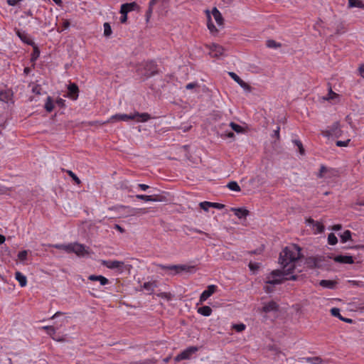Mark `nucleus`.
Masks as SVG:
<instances>
[{"label":"nucleus","instance_id":"obj_1","mask_svg":"<svg viewBox=\"0 0 364 364\" xmlns=\"http://www.w3.org/2000/svg\"><path fill=\"white\" fill-rule=\"evenodd\" d=\"M301 248L296 245H291L286 247L279 255V262L282 270H274L267 277L266 283L272 285L281 284L283 281L282 277L286 280H296L298 275L294 274L296 264L300 259Z\"/></svg>","mask_w":364,"mask_h":364},{"label":"nucleus","instance_id":"obj_2","mask_svg":"<svg viewBox=\"0 0 364 364\" xmlns=\"http://www.w3.org/2000/svg\"><path fill=\"white\" fill-rule=\"evenodd\" d=\"M151 118L148 113L135 112L134 114H117L112 116L105 123H112L116 121H129L134 119L136 122H145Z\"/></svg>","mask_w":364,"mask_h":364},{"label":"nucleus","instance_id":"obj_3","mask_svg":"<svg viewBox=\"0 0 364 364\" xmlns=\"http://www.w3.org/2000/svg\"><path fill=\"white\" fill-rule=\"evenodd\" d=\"M158 267L161 269L171 271V274H176L181 272H193L194 267L188 266L186 264L181 265H169L166 266L163 264H158Z\"/></svg>","mask_w":364,"mask_h":364},{"label":"nucleus","instance_id":"obj_4","mask_svg":"<svg viewBox=\"0 0 364 364\" xmlns=\"http://www.w3.org/2000/svg\"><path fill=\"white\" fill-rule=\"evenodd\" d=\"M323 136L326 137L338 138L342 135V131L340 128V124L338 122H334L329 128L323 132Z\"/></svg>","mask_w":364,"mask_h":364},{"label":"nucleus","instance_id":"obj_5","mask_svg":"<svg viewBox=\"0 0 364 364\" xmlns=\"http://www.w3.org/2000/svg\"><path fill=\"white\" fill-rule=\"evenodd\" d=\"M198 350L196 346H191L183 350L181 353L176 355L174 358L175 361L179 362L183 360H188L191 356Z\"/></svg>","mask_w":364,"mask_h":364},{"label":"nucleus","instance_id":"obj_6","mask_svg":"<svg viewBox=\"0 0 364 364\" xmlns=\"http://www.w3.org/2000/svg\"><path fill=\"white\" fill-rule=\"evenodd\" d=\"M72 252L80 257H83L89 254L88 247L77 242L71 243V253Z\"/></svg>","mask_w":364,"mask_h":364},{"label":"nucleus","instance_id":"obj_7","mask_svg":"<svg viewBox=\"0 0 364 364\" xmlns=\"http://www.w3.org/2000/svg\"><path fill=\"white\" fill-rule=\"evenodd\" d=\"M102 264L108 269H118L120 272H122L124 268V263L122 261L104 260Z\"/></svg>","mask_w":364,"mask_h":364},{"label":"nucleus","instance_id":"obj_8","mask_svg":"<svg viewBox=\"0 0 364 364\" xmlns=\"http://www.w3.org/2000/svg\"><path fill=\"white\" fill-rule=\"evenodd\" d=\"M144 69V75L146 77H151L158 73L157 65L154 61H149L145 63Z\"/></svg>","mask_w":364,"mask_h":364},{"label":"nucleus","instance_id":"obj_9","mask_svg":"<svg viewBox=\"0 0 364 364\" xmlns=\"http://www.w3.org/2000/svg\"><path fill=\"white\" fill-rule=\"evenodd\" d=\"M209 54L213 58H219L224 53V48L218 44H212L209 46Z\"/></svg>","mask_w":364,"mask_h":364},{"label":"nucleus","instance_id":"obj_10","mask_svg":"<svg viewBox=\"0 0 364 364\" xmlns=\"http://www.w3.org/2000/svg\"><path fill=\"white\" fill-rule=\"evenodd\" d=\"M217 287L215 285H209L205 291L200 294V303H203L206 301L216 290Z\"/></svg>","mask_w":364,"mask_h":364},{"label":"nucleus","instance_id":"obj_11","mask_svg":"<svg viewBox=\"0 0 364 364\" xmlns=\"http://www.w3.org/2000/svg\"><path fill=\"white\" fill-rule=\"evenodd\" d=\"M79 89L76 84L71 83L68 87L67 97L75 100L78 97Z\"/></svg>","mask_w":364,"mask_h":364},{"label":"nucleus","instance_id":"obj_12","mask_svg":"<svg viewBox=\"0 0 364 364\" xmlns=\"http://www.w3.org/2000/svg\"><path fill=\"white\" fill-rule=\"evenodd\" d=\"M139 6L135 2L127 3L124 4L121 6L120 13L121 14H128L132 11L138 10Z\"/></svg>","mask_w":364,"mask_h":364},{"label":"nucleus","instance_id":"obj_13","mask_svg":"<svg viewBox=\"0 0 364 364\" xmlns=\"http://www.w3.org/2000/svg\"><path fill=\"white\" fill-rule=\"evenodd\" d=\"M279 310V305L274 301L264 303L262 311L265 313L274 312Z\"/></svg>","mask_w":364,"mask_h":364},{"label":"nucleus","instance_id":"obj_14","mask_svg":"<svg viewBox=\"0 0 364 364\" xmlns=\"http://www.w3.org/2000/svg\"><path fill=\"white\" fill-rule=\"evenodd\" d=\"M212 15H213L215 22L217 23V24L219 26H222L224 23V19L223 18L221 13L219 11V10L216 7H214L213 9Z\"/></svg>","mask_w":364,"mask_h":364},{"label":"nucleus","instance_id":"obj_15","mask_svg":"<svg viewBox=\"0 0 364 364\" xmlns=\"http://www.w3.org/2000/svg\"><path fill=\"white\" fill-rule=\"evenodd\" d=\"M333 259L336 262L343 264H353L354 262L353 257L348 255H338Z\"/></svg>","mask_w":364,"mask_h":364},{"label":"nucleus","instance_id":"obj_16","mask_svg":"<svg viewBox=\"0 0 364 364\" xmlns=\"http://www.w3.org/2000/svg\"><path fill=\"white\" fill-rule=\"evenodd\" d=\"M231 211L234 212L235 215L240 219L245 218L249 215V211L245 208H232Z\"/></svg>","mask_w":364,"mask_h":364},{"label":"nucleus","instance_id":"obj_17","mask_svg":"<svg viewBox=\"0 0 364 364\" xmlns=\"http://www.w3.org/2000/svg\"><path fill=\"white\" fill-rule=\"evenodd\" d=\"M88 279L90 281H97L102 286L106 285L109 283V280L102 275L92 274L88 277Z\"/></svg>","mask_w":364,"mask_h":364},{"label":"nucleus","instance_id":"obj_18","mask_svg":"<svg viewBox=\"0 0 364 364\" xmlns=\"http://www.w3.org/2000/svg\"><path fill=\"white\" fill-rule=\"evenodd\" d=\"M15 278L18 282V283L21 287H23L26 285V284H27L26 277L25 275H23L21 272H16L15 273Z\"/></svg>","mask_w":364,"mask_h":364},{"label":"nucleus","instance_id":"obj_19","mask_svg":"<svg viewBox=\"0 0 364 364\" xmlns=\"http://www.w3.org/2000/svg\"><path fill=\"white\" fill-rule=\"evenodd\" d=\"M319 284L324 288L333 289L336 287V282L333 280L323 279L320 281Z\"/></svg>","mask_w":364,"mask_h":364},{"label":"nucleus","instance_id":"obj_20","mask_svg":"<svg viewBox=\"0 0 364 364\" xmlns=\"http://www.w3.org/2000/svg\"><path fill=\"white\" fill-rule=\"evenodd\" d=\"M321 259L320 257H312L307 259V264L311 267H319Z\"/></svg>","mask_w":364,"mask_h":364},{"label":"nucleus","instance_id":"obj_21","mask_svg":"<svg viewBox=\"0 0 364 364\" xmlns=\"http://www.w3.org/2000/svg\"><path fill=\"white\" fill-rule=\"evenodd\" d=\"M302 361H306L310 364H321L323 360L320 357L303 358Z\"/></svg>","mask_w":364,"mask_h":364},{"label":"nucleus","instance_id":"obj_22","mask_svg":"<svg viewBox=\"0 0 364 364\" xmlns=\"http://www.w3.org/2000/svg\"><path fill=\"white\" fill-rule=\"evenodd\" d=\"M198 312L205 316H209L212 314V309L208 306H203L198 308Z\"/></svg>","mask_w":364,"mask_h":364},{"label":"nucleus","instance_id":"obj_23","mask_svg":"<svg viewBox=\"0 0 364 364\" xmlns=\"http://www.w3.org/2000/svg\"><path fill=\"white\" fill-rule=\"evenodd\" d=\"M43 330L47 331V333L52 337L53 340H56L58 341H61L63 339H56L53 336L55 333V328L52 326H45L41 328Z\"/></svg>","mask_w":364,"mask_h":364},{"label":"nucleus","instance_id":"obj_24","mask_svg":"<svg viewBox=\"0 0 364 364\" xmlns=\"http://www.w3.org/2000/svg\"><path fill=\"white\" fill-rule=\"evenodd\" d=\"M53 247L59 250H63L68 253H71V243L70 244H55L52 245Z\"/></svg>","mask_w":364,"mask_h":364},{"label":"nucleus","instance_id":"obj_25","mask_svg":"<svg viewBox=\"0 0 364 364\" xmlns=\"http://www.w3.org/2000/svg\"><path fill=\"white\" fill-rule=\"evenodd\" d=\"M155 287H156L155 282H145L143 285L144 289L149 291V294H151L154 291Z\"/></svg>","mask_w":364,"mask_h":364},{"label":"nucleus","instance_id":"obj_26","mask_svg":"<svg viewBox=\"0 0 364 364\" xmlns=\"http://www.w3.org/2000/svg\"><path fill=\"white\" fill-rule=\"evenodd\" d=\"M206 12H207V16H208V23H207L208 28L211 33H216L218 31V30L211 21L210 15L208 11H207Z\"/></svg>","mask_w":364,"mask_h":364},{"label":"nucleus","instance_id":"obj_27","mask_svg":"<svg viewBox=\"0 0 364 364\" xmlns=\"http://www.w3.org/2000/svg\"><path fill=\"white\" fill-rule=\"evenodd\" d=\"M338 97H339V95L337 93L334 92L332 90L331 87H330L328 95L325 97H323V99L325 100L330 101V100H335L338 99Z\"/></svg>","mask_w":364,"mask_h":364},{"label":"nucleus","instance_id":"obj_28","mask_svg":"<svg viewBox=\"0 0 364 364\" xmlns=\"http://www.w3.org/2000/svg\"><path fill=\"white\" fill-rule=\"evenodd\" d=\"M53 108L54 105L52 98L48 96L45 104V109L48 112H51L53 110Z\"/></svg>","mask_w":364,"mask_h":364},{"label":"nucleus","instance_id":"obj_29","mask_svg":"<svg viewBox=\"0 0 364 364\" xmlns=\"http://www.w3.org/2000/svg\"><path fill=\"white\" fill-rule=\"evenodd\" d=\"M348 7L364 8V4L358 0H348Z\"/></svg>","mask_w":364,"mask_h":364},{"label":"nucleus","instance_id":"obj_30","mask_svg":"<svg viewBox=\"0 0 364 364\" xmlns=\"http://www.w3.org/2000/svg\"><path fill=\"white\" fill-rule=\"evenodd\" d=\"M227 187L233 191H240V187L236 181H230L228 183Z\"/></svg>","mask_w":364,"mask_h":364},{"label":"nucleus","instance_id":"obj_31","mask_svg":"<svg viewBox=\"0 0 364 364\" xmlns=\"http://www.w3.org/2000/svg\"><path fill=\"white\" fill-rule=\"evenodd\" d=\"M11 94L9 91L0 92V100L3 102H8L10 99Z\"/></svg>","mask_w":364,"mask_h":364},{"label":"nucleus","instance_id":"obj_32","mask_svg":"<svg viewBox=\"0 0 364 364\" xmlns=\"http://www.w3.org/2000/svg\"><path fill=\"white\" fill-rule=\"evenodd\" d=\"M104 27V36L109 37L112 35V28L109 23L106 22L103 25Z\"/></svg>","mask_w":364,"mask_h":364},{"label":"nucleus","instance_id":"obj_33","mask_svg":"<svg viewBox=\"0 0 364 364\" xmlns=\"http://www.w3.org/2000/svg\"><path fill=\"white\" fill-rule=\"evenodd\" d=\"M351 238V232L350 230H346L341 235V240L342 242H346L348 240H350Z\"/></svg>","mask_w":364,"mask_h":364},{"label":"nucleus","instance_id":"obj_34","mask_svg":"<svg viewBox=\"0 0 364 364\" xmlns=\"http://www.w3.org/2000/svg\"><path fill=\"white\" fill-rule=\"evenodd\" d=\"M230 127L237 133H242L244 132V129L239 124L235 123V122H230Z\"/></svg>","mask_w":364,"mask_h":364},{"label":"nucleus","instance_id":"obj_35","mask_svg":"<svg viewBox=\"0 0 364 364\" xmlns=\"http://www.w3.org/2000/svg\"><path fill=\"white\" fill-rule=\"evenodd\" d=\"M267 46L270 48H277L281 46V44L274 40H268L267 41Z\"/></svg>","mask_w":364,"mask_h":364},{"label":"nucleus","instance_id":"obj_36","mask_svg":"<svg viewBox=\"0 0 364 364\" xmlns=\"http://www.w3.org/2000/svg\"><path fill=\"white\" fill-rule=\"evenodd\" d=\"M338 240L333 233H330L328 236V242L331 245H334L337 243Z\"/></svg>","mask_w":364,"mask_h":364},{"label":"nucleus","instance_id":"obj_37","mask_svg":"<svg viewBox=\"0 0 364 364\" xmlns=\"http://www.w3.org/2000/svg\"><path fill=\"white\" fill-rule=\"evenodd\" d=\"M293 143L298 147L299 153L301 155H304L305 151H304V149L303 147V145H302V143L301 142V141H299L298 139H294V140H293Z\"/></svg>","mask_w":364,"mask_h":364},{"label":"nucleus","instance_id":"obj_38","mask_svg":"<svg viewBox=\"0 0 364 364\" xmlns=\"http://www.w3.org/2000/svg\"><path fill=\"white\" fill-rule=\"evenodd\" d=\"M199 206L205 211H208L209 208H212V202L204 201L199 203Z\"/></svg>","mask_w":364,"mask_h":364},{"label":"nucleus","instance_id":"obj_39","mask_svg":"<svg viewBox=\"0 0 364 364\" xmlns=\"http://www.w3.org/2000/svg\"><path fill=\"white\" fill-rule=\"evenodd\" d=\"M66 172L77 185L81 183L80 178L72 171L68 170Z\"/></svg>","mask_w":364,"mask_h":364},{"label":"nucleus","instance_id":"obj_40","mask_svg":"<svg viewBox=\"0 0 364 364\" xmlns=\"http://www.w3.org/2000/svg\"><path fill=\"white\" fill-rule=\"evenodd\" d=\"M166 200V198L163 196L159 195H154L151 196V201L154 202H163Z\"/></svg>","mask_w":364,"mask_h":364},{"label":"nucleus","instance_id":"obj_41","mask_svg":"<svg viewBox=\"0 0 364 364\" xmlns=\"http://www.w3.org/2000/svg\"><path fill=\"white\" fill-rule=\"evenodd\" d=\"M348 282L353 287H364V282L361 281L348 280Z\"/></svg>","mask_w":364,"mask_h":364},{"label":"nucleus","instance_id":"obj_42","mask_svg":"<svg viewBox=\"0 0 364 364\" xmlns=\"http://www.w3.org/2000/svg\"><path fill=\"white\" fill-rule=\"evenodd\" d=\"M28 255L27 250H23L18 252V257L21 261H24L26 259Z\"/></svg>","mask_w":364,"mask_h":364},{"label":"nucleus","instance_id":"obj_43","mask_svg":"<svg viewBox=\"0 0 364 364\" xmlns=\"http://www.w3.org/2000/svg\"><path fill=\"white\" fill-rule=\"evenodd\" d=\"M314 228L316 229V231L317 232H322L324 230V227L323 225L320 223L319 222H317L316 221V224H314V225H312Z\"/></svg>","mask_w":364,"mask_h":364},{"label":"nucleus","instance_id":"obj_44","mask_svg":"<svg viewBox=\"0 0 364 364\" xmlns=\"http://www.w3.org/2000/svg\"><path fill=\"white\" fill-rule=\"evenodd\" d=\"M233 328L237 332H241L245 329V325L243 323L235 324Z\"/></svg>","mask_w":364,"mask_h":364},{"label":"nucleus","instance_id":"obj_45","mask_svg":"<svg viewBox=\"0 0 364 364\" xmlns=\"http://www.w3.org/2000/svg\"><path fill=\"white\" fill-rule=\"evenodd\" d=\"M237 84L240 85V87H242L245 90L250 91V86L242 79L237 82Z\"/></svg>","mask_w":364,"mask_h":364},{"label":"nucleus","instance_id":"obj_46","mask_svg":"<svg viewBox=\"0 0 364 364\" xmlns=\"http://www.w3.org/2000/svg\"><path fill=\"white\" fill-rule=\"evenodd\" d=\"M331 313L333 316L338 317L340 318V317H342V316L340 314V309L338 308H332L331 309Z\"/></svg>","mask_w":364,"mask_h":364},{"label":"nucleus","instance_id":"obj_47","mask_svg":"<svg viewBox=\"0 0 364 364\" xmlns=\"http://www.w3.org/2000/svg\"><path fill=\"white\" fill-rule=\"evenodd\" d=\"M328 171L327 168L322 165L320 167L319 173H318L317 176L318 178H323L324 176V173Z\"/></svg>","mask_w":364,"mask_h":364},{"label":"nucleus","instance_id":"obj_48","mask_svg":"<svg viewBox=\"0 0 364 364\" xmlns=\"http://www.w3.org/2000/svg\"><path fill=\"white\" fill-rule=\"evenodd\" d=\"M136 198L145 201H151V196L146 195H136Z\"/></svg>","mask_w":364,"mask_h":364},{"label":"nucleus","instance_id":"obj_49","mask_svg":"<svg viewBox=\"0 0 364 364\" xmlns=\"http://www.w3.org/2000/svg\"><path fill=\"white\" fill-rule=\"evenodd\" d=\"M350 141V139H347L346 141H337L336 142V144L337 146H341H341H347L348 144H349Z\"/></svg>","mask_w":364,"mask_h":364},{"label":"nucleus","instance_id":"obj_50","mask_svg":"<svg viewBox=\"0 0 364 364\" xmlns=\"http://www.w3.org/2000/svg\"><path fill=\"white\" fill-rule=\"evenodd\" d=\"M39 55H40L39 50L37 48H34L31 60H36L38 58Z\"/></svg>","mask_w":364,"mask_h":364},{"label":"nucleus","instance_id":"obj_51","mask_svg":"<svg viewBox=\"0 0 364 364\" xmlns=\"http://www.w3.org/2000/svg\"><path fill=\"white\" fill-rule=\"evenodd\" d=\"M41 91V87L39 85H35L32 87V92L36 95H40Z\"/></svg>","mask_w":364,"mask_h":364},{"label":"nucleus","instance_id":"obj_52","mask_svg":"<svg viewBox=\"0 0 364 364\" xmlns=\"http://www.w3.org/2000/svg\"><path fill=\"white\" fill-rule=\"evenodd\" d=\"M228 75L233 79L237 83L241 80V78L235 73L229 72Z\"/></svg>","mask_w":364,"mask_h":364},{"label":"nucleus","instance_id":"obj_53","mask_svg":"<svg viewBox=\"0 0 364 364\" xmlns=\"http://www.w3.org/2000/svg\"><path fill=\"white\" fill-rule=\"evenodd\" d=\"M345 32V28L343 23H340L336 28V33L341 34Z\"/></svg>","mask_w":364,"mask_h":364},{"label":"nucleus","instance_id":"obj_54","mask_svg":"<svg viewBox=\"0 0 364 364\" xmlns=\"http://www.w3.org/2000/svg\"><path fill=\"white\" fill-rule=\"evenodd\" d=\"M225 207V205L218 203H212V208H215L217 209H223Z\"/></svg>","mask_w":364,"mask_h":364},{"label":"nucleus","instance_id":"obj_55","mask_svg":"<svg viewBox=\"0 0 364 364\" xmlns=\"http://www.w3.org/2000/svg\"><path fill=\"white\" fill-rule=\"evenodd\" d=\"M22 1V0H7L6 2L9 6H15L19 2Z\"/></svg>","mask_w":364,"mask_h":364},{"label":"nucleus","instance_id":"obj_56","mask_svg":"<svg viewBox=\"0 0 364 364\" xmlns=\"http://www.w3.org/2000/svg\"><path fill=\"white\" fill-rule=\"evenodd\" d=\"M159 296L163 298H166L167 300L171 299V294L169 293L163 292L159 294Z\"/></svg>","mask_w":364,"mask_h":364},{"label":"nucleus","instance_id":"obj_57","mask_svg":"<svg viewBox=\"0 0 364 364\" xmlns=\"http://www.w3.org/2000/svg\"><path fill=\"white\" fill-rule=\"evenodd\" d=\"M191 231L194 232H198V233H200V234H204L205 236L210 237L208 233H205L198 229H196V228H191Z\"/></svg>","mask_w":364,"mask_h":364},{"label":"nucleus","instance_id":"obj_58","mask_svg":"<svg viewBox=\"0 0 364 364\" xmlns=\"http://www.w3.org/2000/svg\"><path fill=\"white\" fill-rule=\"evenodd\" d=\"M127 20V14H122V16L120 18L121 23H124Z\"/></svg>","mask_w":364,"mask_h":364},{"label":"nucleus","instance_id":"obj_59","mask_svg":"<svg viewBox=\"0 0 364 364\" xmlns=\"http://www.w3.org/2000/svg\"><path fill=\"white\" fill-rule=\"evenodd\" d=\"M306 223L310 225H314V224H316V221L314 220L312 218H309L306 220Z\"/></svg>","mask_w":364,"mask_h":364},{"label":"nucleus","instance_id":"obj_60","mask_svg":"<svg viewBox=\"0 0 364 364\" xmlns=\"http://www.w3.org/2000/svg\"><path fill=\"white\" fill-rule=\"evenodd\" d=\"M114 229L117 230L121 233H123L124 232V229L117 224L114 225Z\"/></svg>","mask_w":364,"mask_h":364},{"label":"nucleus","instance_id":"obj_61","mask_svg":"<svg viewBox=\"0 0 364 364\" xmlns=\"http://www.w3.org/2000/svg\"><path fill=\"white\" fill-rule=\"evenodd\" d=\"M249 267H250V269L251 270H255V269H257L258 268V266L256 264H253V263L250 262L249 264Z\"/></svg>","mask_w":364,"mask_h":364},{"label":"nucleus","instance_id":"obj_62","mask_svg":"<svg viewBox=\"0 0 364 364\" xmlns=\"http://www.w3.org/2000/svg\"><path fill=\"white\" fill-rule=\"evenodd\" d=\"M196 86V83H188V85H186V88L187 90H191V89H193V87H195Z\"/></svg>","mask_w":364,"mask_h":364},{"label":"nucleus","instance_id":"obj_63","mask_svg":"<svg viewBox=\"0 0 364 364\" xmlns=\"http://www.w3.org/2000/svg\"><path fill=\"white\" fill-rule=\"evenodd\" d=\"M360 75L364 78V65H362L359 68Z\"/></svg>","mask_w":364,"mask_h":364},{"label":"nucleus","instance_id":"obj_64","mask_svg":"<svg viewBox=\"0 0 364 364\" xmlns=\"http://www.w3.org/2000/svg\"><path fill=\"white\" fill-rule=\"evenodd\" d=\"M139 187L141 188V190L142 191H146V189L149 188V186L148 185H146V184H139Z\"/></svg>","mask_w":364,"mask_h":364}]
</instances>
